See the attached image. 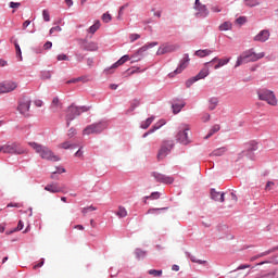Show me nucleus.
Segmentation results:
<instances>
[{
	"mask_svg": "<svg viewBox=\"0 0 278 278\" xmlns=\"http://www.w3.org/2000/svg\"><path fill=\"white\" fill-rule=\"evenodd\" d=\"M215 108H218V98L213 97L208 99V110L212 112Z\"/></svg>",
	"mask_w": 278,
	"mask_h": 278,
	"instance_id": "29",
	"label": "nucleus"
},
{
	"mask_svg": "<svg viewBox=\"0 0 278 278\" xmlns=\"http://www.w3.org/2000/svg\"><path fill=\"white\" fill-rule=\"evenodd\" d=\"M16 88H18V83H16V81L0 83V94L13 92V90H16Z\"/></svg>",
	"mask_w": 278,
	"mask_h": 278,
	"instance_id": "12",
	"label": "nucleus"
},
{
	"mask_svg": "<svg viewBox=\"0 0 278 278\" xmlns=\"http://www.w3.org/2000/svg\"><path fill=\"white\" fill-rule=\"evenodd\" d=\"M261 278H278V275L276 273H271V274L261 276Z\"/></svg>",
	"mask_w": 278,
	"mask_h": 278,
	"instance_id": "54",
	"label": "nucleus"
},
{
	"mask_svg": "<svg viewBox=\"0 0 278 278\" xmlns=\"http://www.w3.org/2000/svg\"><path fill=\"white\" fill-rule=\"evenodd\" d=\"M10 8L12 9H17V8H21V3L20 2H10Z\"/></svg>",
	"mask_w": 278,
	"mask_h": 278,
	"instance_id": "57",
	"label": "nucleus"
},
{
	"mask_svg": "<svg viewBox=\"0 0 278 278\" xmlns=\"http://www.w3.org/2000/svg\"><path fill=\"white\" fill-rule=\"evenodd\" d=\"M266 255H270V251L269 250L250 257V262H255L256 260H260V257H266Z\"/></svg>",
	"mask_w": 278,
	"mask_h": 278,
	"instance_id": "31",
	"label": "nucleus"
},
{
	"mask_svg": "<svg viewBox=\"0 0 278 278\" xmlns=\"http://www.w3.org/2000/svg\"><path fill=\"white\" fill-rule=\"evenodd\" d=\"M273 186H275V182L268 181V182L266 184L265 190H270V188H273Z\"/></svg>",
	"mask_w": 278,
	"mask_h": 278,
	"instance_id": "61",
	"label": "nucleus"
},
{
	"mask_svg": "<svg viewBox=\"0 0 278 278\" xmlns=\"http://www.w3.org/2000/svg\"><path fill=\"white\" fill-rule=\"evenodd\" d=\"M0 153H9L11 155H23L25 153V150L21 144L13 142V143H7L0 147Z\"/></svg>",
	"mask_w": 278,
	"mask_h": 278,
	"instance_id": "5",
	"label": "nucleus"
},
{
	"mask_svg": "<svg viewBox=\"0 0 278 278\" xmlns=\"http://www.w3.org/2000/svg\"><path fill=\"white\" fill-rule=\"evenodd\" d=\"M211 199L213 201H219V203H225V193L224 192H218L215 189L211 190Z\"/></svg>",
	"mask_w": 278,
	"mask_h": 278,
	"instance_id": "21",
	"label": "nucleus"
},
{
	"mask_svg": "<svg viewBox=\"0 0 278 278\" xmlns=\"http://www.w3.org/2000/svg\"><path fill=\"white\" fill-rule=\"evenodd\" d=\"M244 5H247V8H255L256 5H260V1H257V0H244Z\"/></svg>",
	"mask_w": 278,
	"mask_h": 278,
	"instance_id": "34",
	"label": "nucleus"
},
{
	"mask_svg": "<svg viewBox=\"0 0 278 278\" xmlns=\"http://www.w3.org/2000/svg\"><path fill=\"white\" fill-rule=\"evenodd\" d=\"M189 258H190L191 262H193L194 264H205V261L197 260V256H194V255H189Z\"/></svg>",
	"mask_w": 278,
	"mask_h": 278,
	"instance_id": "46",
	"label": "nucleus"
},
{
	"mask_svg": "<svg viewBox=\"0 0 278 278\" xmlns=\"http://www.w3.org/2000/svg\"><path fill=\"white\" fill-rule=\"evenodd\" d=\"M161 197V193L155 191V192H152L150 195L146 197L144 199H151V201H156V199H160Z\"/></svg>",
	"mask_w": 278,
	"mask_h": 278,
	"instance_id": "37",
	"label": "nucleus"
},
{
	"mask_svg": "<svg viewBox=\"0 0 278 278\" xmlns=\"http://www.w3.org/2000/svg\"><path fill=\"white\" fill-rule=\"evenodd\" d=\"M225 153H227V148H218L211 153V157H220V155H225Z\"/></svg>",
	"mask_w": 278,
	"mask_h": 278,
	"instance_id": "25",
	"label": "nucleus"
},
{
	"mask_svg": "<svg viewBox=\"0 0 278 278\" xmlns=\"http://www.w3.org/2000/svg\"><path fill=\"white\" fill-rule=\"evenodd\" d=\"M179 49L177 43H163L159 47L156 55H166V53H175Z\"/></svg>",
	"mask_w": 278,
	"mask_h": 278,
	"instance_id": "10",
	"label": "nucleus"
},
{
	"mask_svg": "<svg viewBox=\"0 0 278 278\" xmlns=\"http://www.w3.org/2000/svg\"><path fill=\"white\" fill-rule=\"evenodd\" d=\"M28 144L31 147V149H34L36 153H38L41 160H48L49 162H60V156L55 155L51 149L37 142H28Z\"/></svg>",
	"mask_w": 278,
	"mask_h": 278,
	"instance_id": "1",
	"label": "nucleus"
},
{
	"mask_svg": "<svg viewBox=\"0 0 278 278\" xmlns=\"http://www.w3.org/2000/svg\"><path fill=\"white\" fill-rule=\"evenodd\" d=\"M164 210H168V207L150 208V210H148L147 214H155V213H157V212H163Z\"/></svg>",
	"mask_w": 278,
	"mask_h": 278,
	"instance_id": "42",
	"label": "nucleus"
},
{
	"mask_svg": "<svg viewBox=\"0 0 278 278\" xmlns=\"http://www.w3.org/2000/svg\"><path fill=\"white\" fill-rule=\"evenodd\" d=\"M173 147H175V141L173 140H164L159 153H157V160H164L168 153H170Z\"/></svg>",
	"mask_w": 278,
	"mask_h": 278,
	"instance_id": "8",
	"label": "nucleus"
},
{
	"mask_svg": "<svg viewBox=\"0 0 278 278\" xmlns=\"http://www.w3.org/2000/svg\"><path fill=\"white\" fill-rule=\"evenodd\" d=\"M151 177H154L155 181L159 184H173V181H175L173 177L160 174L157 172H152Z\"/></svg>",
	"mask_w": 278,
	"mask_h": 278,
	"instance_id": "14",
	"label": "nucleus"
},
{
	"mask_svg": "<svg viewBox=\"0 0 278 278\" xmlns=\"http://www.w3.org/2000/svg\"><path fill=\"white\" fill-rule=\"evenodd\" d=\"M211 116L210 113H205L202 117L203 123H207V121H210Z\"/></svg>",
	"mask_w": 278,
	"mask_h": 278,
	"instance_id": "60",
	"label": "nucleus"
},
{
	"mask_svg": "<svg viewBox=\"0 0 278 278\" xmlns=\"http://www.w3.org/2000/svg\"><path fill=\"white\" fill-rule=\"evenodd\" d=\"M220 131V125L215 124L208 131V134L204 137L205 140L212 138L214 134H218Z\"/></svg>",
	"mask_w": 278,
	"mask_h": 278,
	"instance_id": "23",
	"label": "nucleus"
},
{
	"mask_svg": "<svg viewBox=\"0 0 278 278\" xmlns=\"http://www.w3.org/2000/svg\"><path fill=\"white\" fill-rule=\"evenodd\" d=\"M56 60H58L59 62L66 61V60H68V56H67L66 54H59V55L56 56Z\"/></svg>",
	"mask_w": 278,
	"mask_h": 278,
	"instance_id": "52",
	"label": "nucleus"
},
{
	"mask_svg": "<svg viewBox=\"0 0 278 278\" xmlns=\"http://www.w3.org/2000/svg\"><path fill=\"white\" fill-rule=\"evenodd\" d=\"M210 64L205 63V66L199 72V74L186 81V87L190 88L192 84L199 81V79H205L210 75Z\"/></svg>",
	"mask_w": 278,
	"mask_h": 278,
	"instance_id": "9",
	"label": "nucleus"
},
{
	"mask_svg": "<svg viewBox=\"0 0 278 278\" xmlns=\"http://www.w3.org/2000/svg\"><path fill=\"white\" fill-rule=\"evenodd\" d=\"M125 62H129V55H124L122 56L117 62H115L112 65V68H118V66H123V64H125Z\"/></svg>",
	"mask_w": 278,
	"mask_h": 278,
	"instance_id": "26",
	"label": "nucleus"
},
{
	"mask_svg": "<svg viewBox=\"0 0 278 278\" xmlns=\"http://www.w3.org/2000/svg\"><path fill=\"white\" fill-rule=\"evenodd\" d=\"M126 8H129V3H126V4H124V5H122V7L119 8L118 16H117L118 21H121V18L123 17V11H124Z\"/></svg>",
	"mask_w": 278,
	"mask_h": 278,
	"instance_id": "41",
	"label": "nucleus"
},
{
	"mask_svg": "<svg viewBox=\"0 0 278 278\" xmlns=\"http://www.w3.org/2000/svg\"><path fill=\"white\" fill-rule=\"evenodd\" d=\"M190 63V58L188 56V54H185L184 59L180 61V64L178 65V67L175 70V74L179 75V73H182L185 71V68L188 67V64Z\"/></svg>",
	"mask_w": 278,
	"mask_h": 278,
	"instance_id": "18",
	"label": "nucleus"
},
{
	"mask_svg": "<svg viewBox=\"0 0 278 278\" xmlns=\"http://www.w3.org/2000/svg\"><path fill=\"white\" fill-rule=\"evenodd\" d=\"M229 58L228 59H218L214 58L211 62H207L210 66H214L215 71H218V68L229 64ZM215 64V65H214Z\"/></svg>",
	"mask_w": 278,
	"mask_h": 278,
	"instance_id": "15",
	"label": "nucleus"
},
{
	"mask_svg": "<svg viewBox=\"0 0 278 278\" xmlns=\"http://www.w3.org/2000/svg\"><path fill=\"white\" fill-rule=\"evenodd\" d=\"M154 121H155V116H151L147 118L144 122L141 123L140 125L141 129H149V127H151Z\"/></svg>",
	"mask_w": 278,
	"mask_h": 278,
	"instance_id": "27",
	"label": "nucleus"
},
{
	"mask_svg": "<svg viewBox=\"0 0 278 278\" xmlns=\"http://www.w3.org/2000/svg\"><path fill=\"white\" fill-rule=\"evenodd\" d=\"M23 227H25V224L23 223V220H20L17 227L10 231V233H14L15 231H23Z\"/></svg>",
	"mask_w": 278,
	"mask_h": 278,
	"instance_id": "39",
	"label": "nucleus"
},
{
	"mask_svg": "<svg viewBox=\"0 0 278 278\" xmlns=\"http://www.w3.org/2000/svg\"><path fill=\"white\" fill-rule=\"evenodd\" d=\"M130 38V42H136V40L140 39V35L139 34H131L129 36Z\"/></svg>",
	"mask_w": 278,
	"mask_h": 278,
	"instance_id": "50",
	"label": "nucleus"
},
{
	"mask_svg": "<svg viewBox=\"0 0 278 278\" xmlns=\"http://www.w3.org/2000/svg\"><path fill=\"white\" fill-rule=\"evenodd\" d=\"M29 108H31V99L24 97L20 100L17 112H20V114H23L24 116H28Z\"/></svg>",
	"mask_w": 278,
	"mask_h": 278,
	"instance_id": "11",
	"label": "nucleus"
},
{
	"mask_svg": "<svg viewBox=\"0 0 278 278\" xmlns=\"http://www.w3.org/2000/svg\"><path fill=\"white\" fill-rule=\"evenodd\" d=\"M51 47H53V43H52L51 41H47V42L43 45L45 51H49V49H51Z\"/></svg>",
	"mask_w": 278,
	"mask_h": 278,
	"instance_id": "55",
	"label": "nucleus"
},
{
	"mask_svg": "<svg viewBox=\"0 0 278 278\" xmlns=\"http://www.w3.org/2000/svg\"><path fill=\"white\" fill-rule=\"evenodd\" d=\"M104 129H108V123H105V122L94 123V124L88 125L83 130V136H90L92 134H101L102 131H104Z\"/></svg>",
	"mask_w": 278,
	"mask_h": 278,
	"instance_id": "7",
	"label": "nucleus"
},
{
	"mask_svg": "<svg viewBox=\"0 0 278 278\" xmlns=\"http://www.w3.org/2000/svg\"><path fill=\"white\" fill-rule=\"evenodd\" d=\"M7 207H23L21 203H9Z\"/></svg>",
	"mask_w": 278,
	"mask_h": 278,
	"instance_id": "58",
	"label": "nucleus"
},
{
	"mask_svg": "<svg viewBox=\"0 0 278 278\" xmlns=\"http://www.w3.org/2000/svg\"><path fill=\"white\" fill-rule=\"evenodd\" d=\"M236 23H238V25H244V23H247V18L244 16H240L236 20Z\"/></svg>",
	"mask_w": 278,
	"mask_h": 278,
	"instance_id": "49",
	"label": "nucleus"
},
{
	"mask_svg": "<svg viewBox=\"0 0 278 278\" xmlns=\"http://www.w3.org/2000/svg\"><path fill=\"white\" fill-rule=\"evenodd\" d=\"M14 47L16 51V56L20 58V61L23 60V52L21 51V46L17 41H14Z\"/></svg>",
	"mask_w": 278,
	"mask_h": 278,
	"instance_id": "36",
	"label": "nucleus"
},
{
	"mask_svg": "<svg viewBox=\"0 0 278 278\" xmlns=\"http://www.w3.org/2000/svg\"><path fill=\"white\" fill-rule=\"evenodd\" d=\"M101 27V22L97 21L92 26L89 27V34H94Z\"/></svg>",
	"mask_w": 278,
	"mask_h": 278,
	"instance_id": "35",
	"label": "nucleus"
},
{
	"mask_svg": "<svg viewBox=\"0 0 278 278\" xmlns=\"http://www.w3.org/2000/svg\"><path fill=\"white\" fill-rule=\"evenodd\" d=\"M191 137H192V132H190L189 125L182 124L181 126H179L178 132L176 135L177 142H179L180 144L188 146L190 144V142H192Z\"/></svg>",
	"mask_w": 278,
	"mask_h": 278,
	"instance_id": "3",
	"label": "nucleus"
},
{
	"mask_svg": "<svg viewBox=\"0 0 278 278\" xmlns=\"http://www.w3.org/2000/svg\"><path fill=\"white\" fill-rule=\"evenodd\" d=\"M149 275H153L154 277H162V270L150 269Z\"/></svg>",
	"mask_w": 278,
	"mask_h": 278,
	"instance_id": "43",
	"label": "nucleus"
},
{
	"mask_svg": "<svg viewBox=\"0 0 278 278\" xmlns=\"http://www.w3.org/2000/svg\"><path fill=\"white\" fill-rule=\"evenodd\" d=\"M213 51L210 49H205V50H198L195 51V55L198 58H207V55H212Z\"/></svg>",
	"mask_w": 278,
	"mask_h": 278,
	"instance_id": "28",
	"label": "nucleus"
},
{
	"mask_svg": "<svg viewBox=\"0 0 278 278\" xmlns=\"http://www.w3.org/2000/svg\"><path fill=\"white\" fill-rule=\"evenodd\" d=\"M61 109H62V103H60V99L53 98L52 104H51L52 112H60Z\"/></svg>",
	"mask_w": 278,
	"mask_h": 278,
	"instance_id": "24",
	"label": "nucleus"
},
{
	"mask_svg": "<svg viewBox=\"0 0 278 278\" xmlns=\"http://www.w3.org/2000/svg\"><path fill=\"white\" fill-rule=\"evenodd\" d=\"M270 38V31L267 29L261 30L257 35L254 36V42H266Z\"/></svg>",
	"mask_w": 278,
	"mask_h": 278,
	"instance_id": "16",
	"label": "nucleus"
},
{
	"mask_svg": "<svg viewBox=\"0 0 278 278\" xmlns=\"http://www.w3.org/2000/svg\"><path fill=\"white\" fill-rule=\"evenodd\" d=\"M166 125L165 119H160L155 125L152 126L150 130L143 134L142 138H147V136H150V134H154V131H157V129H161V127H164Z\"/></svg>",
	"mask_w": 278,
	"mask_h": 278,
	"instance_id": "20",
	"label": "nucleus"
},
{
	"mask_svg": "<svg viewBox=\"0 0 278 278\" xmlns=\"http://www.w3.org/2000/svg\"><path fill=\"white\" fill-rule=\"evenodd\" d=\"M73 144H71L68 141H65L59 146V149H71Z\"/></svg>",
	"mask_w": 278,
	"mask_h": 278,
	"instance_id": "47",
	"label": "nucleus"
},
{
	"mask_svg": "<svg viewBox=\"0 0 278 278\" xmlns=\"http://www.w3.org/2000/svg\"><path fill=\"white\" fill-rule=\"evenodd\" d=\"M8 66V61L0 59V67Z\"/></svg>",
	"mask_w": 278,
	"mask_h": 278,
	"instance_id": "63",
	"label": "nucleus"
},
{
	"mask_svg": "<svg viewBox=\"0 0 278 278\" xmlns=\"http://www.w3.org/2000/svg\"><path fill=\"white\" fill-rule=\"evenodd\" d=\"M29 25H31V21L26 20V21L22 24V29H23V30L27 29V27H29Z\"/></svg>",
	"mask_w": 278,
	"mask_h": 278,
	"instance_id": "53",
	"label": "nucleus"
},
{
	"mask_svg": "<svg viewBox=\"0 0 278 278\" xmlns=\"http://www.w3.org/2000/svg\"><path fill=\"white\" fill-rule=\"evenodd\" d=\"M152 47H157V41H153V42H150L143 47H141L139 50H138V53H144V51H148L149 49H152Z\"/></svg>",
	"mask_w": 278,
	"mask_h": 278,
	"instance_id": "30",
	"label": "nucleus"
},
{
	"mask_svg": "<svg viewBox=\"0 0 278 278\" xmlns=\"http://www.w3.org/2000/svg\"><path fill=\"white\" fill-rule=\"evenodd\" d=\"M245 268H251V265L250 264L239 265L237 267V269L235 271H232V275L230 276V278H243V277H247V275H244V273L240 271V270H245Z\"/></svg>",
	"mask_w": 278,
	"mask_h": 278,
	"instance_id": "17",
	"label": "nucleus"
},
{
	"mask_svg": "<svg viewBox=\"0 0 278 278\" xmlns=\"http://www.w3.org/2000/svg\"><path fill=\"white\" fill-rule=\"evenodd\" d=\"M230 197L235 203H238V195H236V193L231 192Z\"/></svg>",
	"mask_w": 278,
	"mask_h": 278,
	"instance_id": "62",
	"label": "nucleus"
},
{
	"mask_svg": "<svg viewBox=\"0 0 278 278\" xmlns=\"http://www.w3.org/2000/svg\"><path fill=\"white\" fill-rule=\"evenodd\" d=\"M55 31H62V27H60V26H54V27H52V28L50 29V35H51V34H55Z\"/></svg>",
	"mask_w": 278,
	"mask_h": 278,
	"instance_id": "56",
	"label": "nucleus"
},
{
	"mask_svg": "<svg viewBox=\"0 0 278 278\" xmlns=\"http://www.w3.org/2000/svg\"><path fill=\"white\" fill-rule=\"evenodd\" d=\"M84 51H99V45L94 41L85 42L83 45Z\"/></svg>",
	"mask_w": 278,
	"mask_h": 278,
	"instance_id": "22",
	"label": "nucleus"
},
{
	"mask_svg": "<svg viewBox=\"0 0 278 278\" xmlns=\"http://www.w3.org/2000/svg\"><path fill=\"white\" fill-rule=\"evenodd\" d=\"M76 134H77V129L75 128H70L67 131L68 138H73V136H75Z\"/></svg>",
	"mask_w": 278,
	"mask_h": 278,
	"instance_id": "51",
	"label": "nucleus"
},
{
	"mask_svg": "<svg viewBox=\"0 0 278 278\" xmlns=\"http://www.w3.org/2000/svg\"><path fill=\"white\" fill-rule=\"evenodd\" d=\"M42 266H45V260H42L41 262H39L37 265H35L33 268L34 270H36V268H42Z\"/></svg>",
	"mask_w": 278,
	"mask_h": 278,
	"instance_id": "59",
	"label": "nucleus"
},
{
	"mask_svg": "<svg viewBox=\"0 0 278 278\" xmlns=\"http://www.w3.org/2000/svg\"><path fill=\"white\" fill-rule=\"evenodd\" d=\"M88 106H75L74 104H72L71 106H68L65 111V121H66V125L67 127H71V122L75 121L76 116H80L83 112H88Z\"/></svg>",
	"mask_w": 278,
	"mask_h": 278,
	"instance_id": "4",
	"label": "nucleus"
},
{
	"mask_svg": "<svg viewBox=\"0 0 278 278\" xmlns=\"http://www.w3.org/2000/svg\"><path fill=\"white\" fill-rule=\"evenodd\" d=\"M35 105H36L37 108H42V101H41V100H36V101H35Z\"/></svg>",
	"mask_w": 278,
	"mask_h": 278,
	"instance_id": "64",
	"label": "nucleus"
},
{
	"mask_svg": "<svg viewBox=\"0 0 278 278\" xmlns=\"http://www.w3.org/2000/svg\"><path fill=\"white\" fill-rule=\"evenodd\" d=\"M138 105H140V101H138V100L132 101L130 104V108L128 109L127 112H134V110H136V108H138Z\"/></svg>",
	"mask_w": 278,
	"mask_h": 278,
	"instance_id": "40",
	"label": "nucleus"
},
{
	"mask_svg": "<svg viewBox=\"0 0 278 278\" xmlns=\"http://www.w3.org/2000/svg\"><path fill=\"white\" fill-rule=\"evenodd\" d=\"M257 97L260 101H266L268 105H277V97H275V92L268 89H260L257 91Z\"/></svg>",
	"mask_w": 278,
	"mask_h": 278,
	"instance_id": "6",
	"label": "nucleus"
},
{
	"mask_svg": "<svg viewBox=\"0 0 278 278\" xmlns=\"http://www.w3.org/2000/svg\"><path fill=\"white\" fill-rule=\"evenodd\" d=\"M231 27H232L231 22H225L222 25H219V31H229Z\"/></svg>",
	"mask_w": 278,
	"mask_h": 278,
	"instance_id": "32",
	"label": "nucleus"
},
{
	"mask_svg": "<svg viewBox=\"0 0 278 278\" xmlns=\"http://www.w3.org/2000/svg\"><path fill=\"white\" fill-rule=\"evenodd\" d=\"M264 55V52L255 53L253 49L248 50L237 59L235 67L238 68V66H242V64H249V62H257V60H262Z\"/></svg>",
	"mask_w": 278,
	"mask_h": 278,
	"instance_id": "2",
	"label": "nucleus"
},
{
	"mask_svg": "<svg viewBox=\"0 0 278 278\" xmlns=\"http://www.w3.org/2000/svg\"><path fill=\"white\" fill-rule=\"evenodd\" d=\"M102 21L103 23H110V21H112V15L110 13H104L102 15Z\"/></svg>",
	"mask_w": 278,
	"mask_h": 278,
	"instance_id": "44",
	"label": "nucleus"
},
{
	"mask_svg": "<svg viewBox=\"0 0 278 278\" xmlns=\"http://www.w3.org/2000/svg\"><path fill=\"white\" fill-rule=\"evenodd\" d=\"M194 10H197L195 16L198 18H205V16L210 14L207 7H205V4H202L201 0H195Z\"/></svg>",
	"mask_w": 278,
	"mask_h": 278,
	"instance_id": "13",
	"label": "nucleus"
},
{
	"mask_svg": "<svg viewBox=\"0 0 278 278\" xmlns=\"http://www.w3.org/2000/svg\"><path fill=\"white\" fill-rule=\"evenodd\" d=\"M45 190H46L47 192H52V194H58V192H63L64 189H63L62 187H60L59 184L52 182V184H50V185H47V186L45 187Z\"/></svg>",
	"mask_w": 278,
	"mask_h": 278,
	"instance_id": "19",
	"label": "nucleus"
},
{
	"mask_svg": "<svg viewBox=\"0 0 278 278\" xmlns=\"http://www.w3.org/2000/svg\"><path fill=\"white\" fill-rule=\"evenodd\" d=\"M116 215L119 218H125V216H127V208H125V206H119Z\"/></svg>",
	"mask_w": 278,
	"mask_h": 278,
	"instance_id": "33",
	"label": "nucleus"
},
{
	"mask_svg": "<svg viewBox=\"0 0 278 278\" xmlns=\"http://www.w3.org/2000/svg\"><path fill=\"white\" fill-rule=\"evenodd\" d=\"M186 104H174L173 105V112L174 114H179L181 112V109L185 106Z\"/></svg>",
	"mask_w": 278,
	"mask_h": 278,
	"instance_id": "38",
	"label": "nucleus"
},
{
	"mask_svg": "<svg viewBox=\"0 0 278 278\" xmlns=\"http://www.w3.org/2000/svg\"><path fill=\"white\" fill-rule=\"evenodd\" d=\"M42 16H43V21H46V23H49V21H51V16L49 15L48 10L42 11Z\"/></svg>",
	"mask_w": 278,
	"mask_h": 278,
	"instance_id": "45",
	"label": "nucleus"
},
{
	"mask_svg": "<svg viewBox=\"0 0 278 278\" xmlns=\"http://www.w3.org/2000/svg\"><path fill=\"white\" fill-rule=\"evenodd\" d=\"M248 149H249V151H257V142L252 141Z\"/></svg>",
	"mask_w": 278,
	"mask_h": 278,
	"instance_id": "48",
	"label": "nucleus"
}]
</instances>
